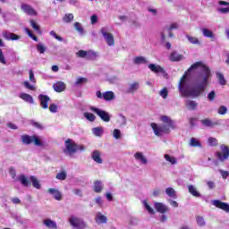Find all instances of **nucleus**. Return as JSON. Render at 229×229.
<instances>
[{"instance_id":"obj_25","label":"nucleus","mask_w":229,"mask_h":229,"mask_svg":"<svg viewBox=\"0 0 229 229\" xmlns=\"http://www.w3.org/2000/svg\"><path fill=\"white\" fill-rule=\"evenodd\" d=\"M116 123L119 124L120 128H123V126H126V124H128V119L124 114H120Z\"/></svg>"},{"instance_id":"obj_61","label":"nucleus","mask_w":229,"mask_h":229,"mask_svg":"<svg viewBox=\"0 0 229 229\" xmlns=\"http://www.w3.org/2000/svg\"><path fill=\"white\" fill-rule=\"evenodd\" d=\"M31 124L32 126H34V128H37L38 130H43L44 128L42 124L38 123V122L31 121Z\"/></svg>"},{"instance_id":"obj_23","label":"nucleus","mask_w":229,"mask_h":229,"mask_svg":"<svg viewBox=\"0 0 229 229\" xmlns=\"http://www.w3.org/2000/svg\"><path fill=\"white\" fill-rule=\"evenodd\" d=\"M19 98L21 99H23V101H25V103H30V105H33V103H35V100H33V97H31V95H30V94L21 93Z\"/></svg>"},{"instance_id":"obj_49","label":"nucleus","mask_w":229,"mask_h":229,"mask_svg":"<svg viewBox=\"0 0 229 229\" xmlns=\"http://www.w3.org/2000/svg\"><path fill=\"white\" fill-rule=\"evenodd\" d=\"M37 51H38V53H40V55H44V53H46V47L44 46V44L39 43L37 45L36 47Z\"/></svg>"},{"instance_id":"obj_52","label":"nucleus","mask_w":229,"mask_h":229,"mask_svg":"<svg viewBox=\"0 0 229 229\" xmlns=\"http://www.w3.org/2000/svg\"><path fill=\"white\" fill-rule=\"evenodd\" d=\"M55 178L57 180H61V181H64L67 178V173H65L64 171L63 172H60L56 174Z\"/></svg>"},{"instance_id":"obj_6","label":"nucleus","mask_w":229,"mask_h":229,"mask_svg":"<svg viewBox=\"0 0 229 229\" xmlns=\"http://www.w3.org/2000/svg\"><path fill=\"white\" fill-rule=\"evenodd\" d=\"M148 68L149 69V71H151V72H154V74H161V76H163V78H167V72L159 64H149L148 65Z\"/></svg>"},{"instance_id":"obj_31","label":"nucleus","mask_w":229,"mask_h":229,"mask_svg":"<svg viewBox=\"0 0 229 229\" xmlns=\"http://www.w3.org/2000/svg\"><path fill=\"white\" fill-rule=\"evenodd\" d=\"M186 38L190 42V44H193L194 46H201V41L196 37H192L191 35H186Z\"/></svg>"},{"instance_id":"obj_59","label":"nucleus","mask_w":229,"mask_h":229,"mask_svg":"<svg viewBox=\"0 0 229 229\" xmlns=\"http://www.w3.org/2000/svg\"><path fill=\"white\" fill-rule=\"evenodd\" d=\"M208 101H214L216 99V91L212 90L208 94Z\"/></svg>"},{"instance_id":"obj_43","label":"nucleus","mask_w":229,"mask_h":229,"mask_svg":"<svg viewBox=\"0 0 229 229\" xmlns=\"http://www.w3.org/2000/svg\"><path fill=\"white\" fill-rule=\"evenodd\" d=\"M217 114H219V115H226V114H228V107L220 106L217 109Z\"/></svg>"},{"instance_id":"obj_55","label":"nucleus","mask_w":229,"mask_h":229,"mask_svg":"<svg viewBox=\"0 0 229 229\" xmlns=\"http://www.w3.org/2000/svg\"><path fill=\"white\" fill-rule=\"evenodd\" d=\"M87 53H88V51L79 50L76 53V55L78 56V58H87Z\"/></svg>"},{"instance_id":"obj_50","label":"nucleus","mask_w":229,"mask_h":229,"mask_svg":"<svg viewBox=\"0 0 229 229\" xmlns=\"http://www.w3.org/2000/svg\"><path fill=\"white\" fill-rule=\"evenodd\" d=\"M74 28H75L76 31H78L80 33V35H83V26H81V23H80L78 21L75 22Z\"/></svg>"},{"instance_id":"obj_22","label":"nucleus","mask_w":229,"mask_h":229,"mask_svg":"<svg viewBox=\"0 0 229 229\" xmlns=\"http://www.w3.org/2000/svg\"><path fill=\"white\" fill-rule=\"evenodd\" d=\"M91 158L97 164H103V159L101 158V152H99V150H94L91 153Z\"/></svg>"},{"instance_id":"obj_14","label":"nucleus","mask_w":229,"mask_h":229,"mask_svg":"<svg viewBox=\"0 0 229 229\" xmlns=\"http://www.w3.org/2000/svg\"><path fill=\"white\" fill-rule=\"evenodd\" d=\"M154 208L160 214H165V212H169V208L162 202H155Z\"/></svg>"},{"instance_id":"obj_41","label":"nucleus","mask_w":229,"mask_h":229,"mask_svg":"<svg viewBox=\"0 0 229 229\" xmlns=\"http://www.w3.org/2000/svg\"><path fill=\"white\" fill-rule=\"evenodd\" d=\"M84 117L87 119V121H89V123H94V121H96V115H94L92 113H84Z\"/></svg>"},{"instance_id":"obj_56","label":"nucleus","mask_w":229,"mask_h":229,"mask_svg":"<svg viewBox=\"0 0 229 229\" xmlns=\"http://www.w3.org/2000/svg\"><path fill=\"white\" fill-rule=\"evenodd\" d=\"M31 28H33V30H35V31H40V26H38V24H37V22L33 20H30V21Z\"/></svg>"},{"instance_id":"obj_5","label":"nucleus","mask_w":229,"mask_h":229,"mask_svg":"<svg viewBox=\"0 0 229 229\" xmlns=\"http://www.w3.org/2000/svg\"><path fill=\"white\" fill-rule=\"evenodd\" d=\"M21 142L22 144H26L27 146L33 142L35 146H43V144L40 142V139H38V137L37 136L22 135Z\"/></svg>"},{"instance_id":"obj_38","label":"nucleus","mask_w":229,"mask_h":229,"mask_svg":"<svg viewBox=\"0 0 229 229\" xmlns=\"http://www.w3.org/2000/svg\"><path fill=\"white\" fill-rule=\"evenodd\" d=\"M164 158L166 160V162H170L172 165H174L177 163L176 157H171L169 154H165Z\"/></svg>"},{"instance_id":"obj_35","label":"nucleus","mask_w":229,"mask_h":229,"mask_svg":"<svg viewBox=\"0 0 229 229\" xmlns=\"http://www.w3.org/2000/svg\"><path fill=\"white\" fill-rule=\"evenodd\" d=\"M18 181L21 183V185H23V187H28V185H30V182L24 174L18 176Z\"/></svg>"},{"instance_id":"obj_11","label":"nucleus","mask_w":229,"mask_h":229,"mask_svg":"<svg viewBox=\"0 0 229 229\" xmlns=\"http://www.w3.org/2000/svg\"><path fill=\"white\" fill-rule=\"evenodd\" d=\"M211 205L216 208H220V210H224V212L229 213V204L226 202H223L219 199H214L211 200Z\"/></svg>"},{"instance_id":"obj_37","label":"nucleus","mask_w":229,"mask_h":229,"mask_svg":"<svg viewBox=\"0 0 229 229\" xmlns=\"http://www.w3.org/2000/svg\"><path fill=\"white\" fill-rule=\"evenodd\" d=\"M94 191L97 193H99L103 191V182L101 181H96L94 182Z\"/></svg>"},{"instance_id":"obj_45","label":"nucleus","mask_w":229,"mask_h":229,"mask_svg":"<svg viewBox=\"0 0 229 229\" xmlns=\"http://www.w3.org/2000/svg\"><path fill=\"white\" fill-rule=\"evenodd\" d=\"M216 78L221 85H226V79H225V75H223L220 72H217Z\"/></svg>"},{"instance_id":"obj_27","label":"nucleus","mask_w":229,"mask_h":229,"mask_svg":"<svg viewBox=\"0 0 229 229\" xmlns=\"http://www.w3.org/2000/svg\"><path fill=\"white\" fill-rule=\"evenodd\" d=\"M43 225H45V226H47V228H50V229H57L58 226L56 225V222L51 220V219H45L43 221Z\"/></svg>"},{"instance_id":"obj_28","label":"nucleus","mask_w":229,"mask_h":229,"mask_svg":"<svg viewBox=\"0 0 229 229\" xmlns=\"http://www.w3.org/2000/svg\"><path fill=\"white\" fill-rule=\"evenodd\" d=\"M53 89L55 92H64L65 90V83L59 81L53 85Z\"/></svg>"},{"instance_id":"obj_13","label":"nucleus","mask_w":229,"mask_h":229,"mask_svg":"<svg viewBox=\"0 0 229 229\" xmlns=\"http://www.w3.org/2000/svg\"><path fill=\"white\" fill-rule=\"evenodd\" d=\"M160 122L164 123L165 126L168 127V130H174L175 125H174V121L171 119V117L167 115H162L160 116Z\"/></svg>"},{"instance_id":"obj_9","label":"nucleus","mask_w":229,"mask_h":229,"mask_svg":"<svg viewBox=\"0 0 229 229\" xmlns=\"http://www.w3.org/2000/svg\"><path fill=\"white\" fill-rule=\"evenodd\" d=\"M96 96L98 99H104V101H114L115 99V94L114 91H106L101 93V91H97Z\"/></svg>"},{"instance_id":"obj_46","label":"nucleus","mask_w":229,"mask_h":229,"mask_svg":"<svg viewBox=\"0 0 229 229\" xmlns=\"http://www.w3.org/2000/svg\"><path fill=\"white\" fill-rule=\"evenodd\" d=\"M143 205L144 208H146V210L148 212V214H155V209H153V208H151V206H149V204L148 203V201L143 200Z\"/></svg>"},{"instance_id":"obj_30","label":"nucleus","mask_w":229,"mask_h":229,"mask_svg":"<svg viewBox=\"0 0 229 229\" xmlns=\"http://www.w3.org/2000/svg\"><path fill=\"white\" fill-rule=\"evenodd\" d=\"M185 106L188 108V110H196L198 108V103L194 100H186L185 101Z\"/></svg>"},{"instance_id":"obj_19","label":"nucleus","mask_w":229,"mask_h":229,"mask_svg":"<svg viewBox=\"0 0 229 229\" xmlns=\"http://www.w3.org/2000/svg\"><path fill=\"white\" fill-rule=\"evenodd\" d=\"M48 192L51 194V196H53L55 199H56V201H62L63 195L60 190L50 188L48 189Z\"/></svg>"},{"instance_id":"obj_7","label":"nucleus","mask_w":229,"mask_h":229,"mask_svg":"<svg viewBox=\"0 0 229 229\" xmlns=\"http://www.w3.org/2000/svg\"><path fill=\"white\" fill-rule=\"evenodd\" d=\"M221 152H216V157L220 160V162H225L228 160L229 157V148L226 145L220 146Z\"/></svg>"},{"instance_id":"obj_48","label":"nucleus","mask_w":229,"mask_h":229,"mask_svg":"<svg viewBox=\"0 0 229 229\" xmlns=\"http://www.w3.org/2000/svg\"><path fill=\"white\" fill-rule=\"evenodd\" d=\"M25 33H27V35L32 38V40H34L35 42H38V38H37V36L33 35V32H31V30H30L28 28H25Z\"/></svg>"},{"instance_id":"obj_16","label":"nucleus","mask_w":229,"mask_h":229,"mask_svg":"<svg viewBox=\"0 0 229 229\" xmlns=\"http://www.w3.org/2000/svg\"><path fill=\"white\" fill-rule=\"evenodd\" d=\"M140 89V82L139 81H134L129 84L127 88V94H135L137 90Z\"/></svg>"},{"instance_id":"obj_62","label":"nucleus","mask_w":229,"mask_h":229,"mask_svg":"<svg viewBox=\"0 0 229 229\" xmlns=\"http://www.w3.org/2000/svg\"><path fill=\"white\" fill-rule=\"evenodd\" d=\"M50 112H52V114H56V112H58V106H56V105L52 104L49 107Z\"/></svg>"},{"instance_id":"obj_18","label":"nucleus","mask_w":229,"mask_h":229,"mask_svg":"<svg viewBox=\"0 0 229 229\" xmlns=\"http://www.w3.org/2000/svg\"><path fill=\"white\" fill-rule=\"evenodd\" d=\"M21 10L24 12V13H27V15H38L37 11H35L31 5L23 4H21Z\"/></svg>"},{"instance_id":"obj_44","label":"nucleus","mask_w":229,"mask_h":229,"mask_svg":"<svg viewBox=\"0 0 229 229\" xmlns=\"http://www.w3.org/2000/svg\"><path fill=\"white\" fill-rule=\"evenodd\" d=\"M30 182H32L33 187L35 189H40V182H38V179L35 176H30Z\"/></svg>"},{"instance_id":"obj_39","label":"nucleus","mask_w":229,"mask_h":229,"mask_svg":"<svg viewBox=\"0 0 229 229\" xmlns=\"http://www.w3.org/2000/svg\"><path fill=\"white\" fill-rule=\"evenodd\" d=\"M190 146H191V148H200L201 143L199 142V140L191 138L190 140Z\"/></svg>"},{"instance_id":"obj_20","label":"nucleus","mask_w":229,"mask_h":229,"mask_svg":"<svg viewBox=\"0 0 229 229\" xmlns=\"http://www.w3.org/2000/svg\"><path fill=\"white\" fill-rule=\"evenodd\" d=\"M200 123L202 126H205V128H214V126H217V124H219L218 122H212V120L208 118L202 119Z\"/></svg>"},{"instance_id":"obj_58","label":"nucleus","mask_w":229,"mask_h":229,"mask_svg":"<svg viewBox=\"0 0 229 229\" xmlns=\"http://www.w3.org/2000/svg\"><path fill=\"white\" fill-rule=\"evenodd\" d=\"M29 79H30V81H31L32 83H37V80L35 79V74L33 73V70L30 71Z\"/></svg>"},{"instance_id":"obj_42","label":"nucleus","mask_w":229,"mask_h":229,"mask_svg":"<svg viewBox=\"0 0 229 229\" xmlns=\"http://www.w3.org/2000/svg\"><path fill=\"white\" fill-rule=\"evenodd\" d=\"M196 222L198 226L203 227L207 225V222H205V218L203 216H196Z\"/></svg>"},{"instance_id":"obj_54","label":"nucleus","mask_w":229,"mask_h":229,"mask_svg":"<svg viewBox=\"0 0 229 229\" xmlns=\"http://www.w3.org/2000/svg\"><path fill=\"white\" fill-rule=\"evenodd\" d=\"M50 36L55 38V40H58L59 42H64V38L56 35V32H55V30L50 31Z\"/></svg>"},{"instance_id":"obj_2","label":"nucleus","mask_w":229,"mask_h":229,"mask_svg":"<svg viewBox=\"0 0 229 229\" xmlns=\"http://www.w3.org/2000/svg\"><path fill=\"white\" fill-rule=\"evenodd\" d=\"M85 151V147L83 145H78L72 140L68 139L65 140V148L64 149V153L67 157H72L76 151Z\"/></svg>"},{"instance_id":"obj_29","label":"nucleus","mask_w":229,"mask_h":229,"mask_svg":"<svg viewBox=\"0 0 229 229\" xmlns=\"http://www.w3.org/2000/svg\"><path fill=\"white\" fill-rule=\"evenodd\" d=\"M91 131L95 137H102L105 133V129L103 127H94Z\"/></svg>"},{"instance_id":"obj_53","label":"nucleus","mask_w":229,"mask_h":229,"mask_svg":"<svg viewBox=\"0 0 229 229\" xmlns=\"http://www.w3.org/2000/svg\"><path fill=\"white\" fill-rule=\"evenodd\" d=\"M121 130L119 129H114L113 131V137L114 139H115L116 140H119V139H121Z\"/></svg>"},{"instance_id":"obj_47","label":"nucleus","mask_w":229,"mask_h":229,"mask_svg":"<svg viewBox=\"0 0 229 229\" xmlns=\"http://www.w3.org/2000/svg\"><path fill=\"white\" fill-rule=\"evenodd\" d=\"M96 56H98V55L96 54V52L92 51V50H89L87 52V55H86V58L87 60H94L96 59Z\"/></svg>"},{"instance_id":"obj_40","label":"nucleus","mask_w":229,"mask_h":229,"mask_svg":"<svg viewBox=\"0 0 229 229\" xmlns=\"http://www.w3.org/2000/svg\"><path fill=\"white\" fill-rule=\"evenodd\" d=\"M64 22L69 24L72 21H74V14L72 13H66L63 18Z\"/></svg>"},{"instance_id":"obj_63","label":"nucleus","mask_w":229,"mask_h":229,"mask_svg":"<svg viewBox=\"0 0 229 229\" xmlns=\"http://www.w3.org/2000/svg\"><path fill=\"white\" fill-rule=\"evenodd\" d=\"M219 173L221 174L222 177L225 180H226V178L229 177V172L228 171L219 170Z\"/></svg>"},{"instance_id":"obj_3","label":"nucleus","mask_w":229,"mask_h":229,"mask_svg":"<svg viewBox=\"0 0 229 229\" xmlns=\"http://www.w3.org/2000/svg\"><path fill=\"white\" fill-rule=\"evenodd\" d=\"M150 126L154 131V135H156V137H162L164 135H167L169 133H171V130H169L168 126H165V124L161 123V124H157L156 123H151Z\"/></svg>"},{"instance_id":"obj_26","label":"nucleus","mask_w":229,"mask_h":229,"mask_svg":"<svg viewBox=\"0 0 229 229\" xmlns=\"http://www.w3.org/2000/svg\"><path fill=\"white\" fill-rule=\"evenodd\" d=\"M171 62H182L183 60V55L178 54V52H173L170 55Z\"/></svg>"},{"instance_id":"obj_33","label":"nucleus","mask_w":229,"mask_h":229,"mask_svg":"<svg viewBox=\"0 0 229 229\" xmlns=\"http://www.w3.org/2000/svg\"><path fill=\"white\" fill-rule=\"evenodd\" d=\"M201 31H202L203 37H206L207 38L214 39V32H212V30L207 29V28H202Z\"/></svg>"},{"instance_id":"obj_24","label":"nucleus","mask_w":229,"mask_h":229,"mask_svg":"<svg viewBox=\"0 0 229 229\" xmlns=\"http://www.w3.org/2000/svg\"><path fill=\"white\" fill-rule=\"evenodd\" d=\"M188 191L190 194H191V196H194V198H201V194L199 193V191H198L196 186L190 184L188 186Z\"/></svg>"},{"instance_id":"obj_15","label":"nucleus","mask_w":229,"mask_h":229,"mask_svg":"<svg viewBox=\"0 0 229 229\" xmlns=\"http://www.w3.org/2000/svg\"><path fill=\"white\" fill-rule=\"evenodd\" d=\"M3 37L5 40H21V36L8 30L3 32Z\"/></svg>"},{"instance_id":"obj_64","label":"nucleus","mask_w":229,"mask_h":229,"mask_svg":"<svg viewBox=\"0 0 229 229\" xmlns=\"http://www.w3.org/2000/svg\"><path fill=\"white\" fill-rule=\"evenodd\" d=\"M217 12H219V13H229V7L218 8Z\"/></svg>"},{"instance_id":"obj_21","label":"nucleus","mask_w":229,"mask_h":229,"mask_svg":"<svg viewBox=\"0 0 229 229\" xmlns=\"http://www.w3.org/2000/svg\"><path fill=\"white\" fill-rule=\"evenodd\" d=\"M95 221L97 225H105L106 221H108V218L106 217V216L101 214V212H98L95 217Z\"/></svg>"},{"instance_id":"obj_17","label":"nucleus","mask_w":229,"mask_h":229,"mask_svg":"<svg viewBox=\"0 0 229 229\" xmlns=\"http://www.w3.org/2000/svg\"><path fill=\"white\" fill-rule=\"evenodd\" d=\"M38 99L40 101L41 107L45 110L49 108V106L47 105L49 101H51V98H49L47 95H39Z\"/></svg>"},{"instance_id":"obj_36","label":"nucleus","mask_w":229,"mask_h":229,"mask_svg":"<svg viewBox=\"0 0 229 229\" xmlns=\"http://www.w3.org/2000/svg\"><path fill=\"white\" fill-rule=\"evenodd\" d=\"M89 80L85 77H78L76 81H75V86L76 87H81L87 83Z\"/></svg>"},{"instance_id":"obj_4","label":"nucleus","mask_w":229,"mask_h":229,"mask_svg":"<svg viewBox=\"0 0 229 229\" xmlns=\"http://www.w3.org/2000/svg\"><path fill=\"white\" fill-rule=\"evenodd\" d=\"M90 111L100 117L101 121H104V123H110L112 115H110L108 112L97 107H90Z\"/></svg>"},{"instance_id":"obj_32","label":"nucleus","mask_w":229,"mask_h":229,"mask_svg":"<svg viewBox=\"0 0 229 229\" xmlns=\"http://www.w3.org/2000/svg\"><path fill=\"white\" fill-rule=\"evenodd\" d=\"M133 64L135 65H140L142 64H148V59L144 56H137L133 58Z\"/></svg>"},{"instance_id":"obj_8","label":"nucleus","mask_w":229,"mask_h":229,"mask_svg":"<svg viewBox=\"0 0 229 229\" xmlns=\"http://www.w3.org/2000/svg\"><path fill=\"white\" fill-rule=\"evenodd\" d=\"M69 223L71 226H73V228L83 229L87 227V224L83 221V219L78 218L76 216L70 217Z\"/></svg>"},{"instance_id":"obj_10","label":"nucleus","mask_w":229,"mask_h":229,"mask_svg":"<svg viewBox=\"0 0 229 229\" xmlns=\"http://www.w3.org/2000/svg\"><path fill=\"white\" fill-rule=\"evenodd\" d=\"M100 33H102V37L105 38L107 46L112 47L114 46L115 40L114 39V35L110 32L106 31V29L102 28L100 30Z\"/></svg>"},{"instance_id":"obj_34","label":"nucleus","mask_w":229,"mask_h":229,"mask_svg":"<svg viewBox=\"0 0 229 229\" xmlns=\"http://www.w3.org/2000/svg\"><path fill=\"white\" fill-rule=\"evenodd\" d=\"M165 192L168 198L176 199V191L174 190V188L168 187L165 190Z\"/></svg>"},{"instance_id":"obj_57","label":"nucleus","mask_w":229,"mask_h":229,"mask_svg":"<svg viewBox=\"0 0 229 229\" xmlns=\"http://www.w3.org/2000/svg\"><path fill=\"white\" fill-rule=\"evenodd\" d=\"M208 142L209 146H217V139L216 138H208Z\"/></svg>"},{"instance_id":"obj_12","label":"nucleus","mask_w":229,"mask_h":229,"mask_svg":"<svg viewBox=\"0 0 229 229\" xmlns=\"http://www.w3.org/2000/svg\"><path fill=\"white\" fill-rule=\"evenodd\" d=\"M134 159L141 165H148V157L144 155V152L138 151L134 153Z\"/></svg>"},{"instance_id":"obj_51","label":"nucleus","mask_w":229,"mask_h":229,"mask_svg":"<svg viewBox=\"0 0 229 229\" xmlns=\"http://www.w3.org/2000/svg\"><path fill=\"white\" fill-rule=\"evenodd\" d=\"M159 96L163 98V99H167V96H169V91L167 90V88H164L160 90Z\"/></svg>"},{"instance_id":"obj_60","label":"nucleus","mask_w":229,"mask_h":229,"mask_svg":"<svg viewBox=\"0 0 229 229\" xmlns=\"http://www.w3.org/2000/svg\"><path fill=\"white\" fill-rule=\"evenodd\" d=\"M23 85L25 88H27L29 90H35V85L30 84L28 81L23 82Z\"/></svg>"},{"instance_id":"obj_1","label":"nucleus","mask_w":229,"mask_h":229,"mask_svg":"<svg viewBox=\"0 0 229 229\" xmlns=\"http://www.w3.org/2000/svg\"><path fill=\"white\" fill-rule=\"evenodd\" d=\"M210 68L203 62L193 64L184 72L179 82V92L182 98H199L212 81Z\"/></svg>"}]
</instances>
